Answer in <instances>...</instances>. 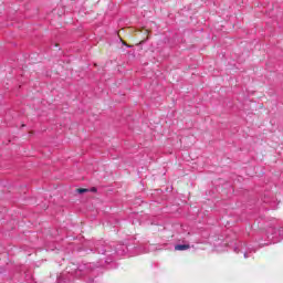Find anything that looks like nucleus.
Masks as SVG:
<instances>
[{
    "label": "nucleus",
    "mask_w": 283,
    "mask_h": 283,
    "mask_svg": "<svg viewBox=\"0 0 283 283\" xmlns=\"http://www.w3.org/2000/svg\"><path fill=\"white\" fill-rule=\"evenodd\" d=\"M191 245L189 243H179L175 245V251H189Z\"/></svg>",
    "instance_id": "obj_3"
},
{
    "label": "nucleus",
    "mask_w": 283,
    "mask_h": 283,
    "mask_svg": "<svg viewBox=\"0 0 283 283\" xmlns=\"http://www.w3.org/2000/svg\"><path fill=\"white\" fill-rule=\"evenodd\" d=\"M265 235L270 242L273 244H276V242H280L283 240V226L280 227H269L265 231Z\"/></svg>",
    "instance_id": "obj_2"
},
{
    "label": "nucleus",
    "mask_w": 283,
    "mask_h": 283,
    "mask_svg": "<svg viewBox=\"0 0 283 283\" xmlns=\"http://www.w3.org/2000/svg\"><path fill=\"white\" fill-rule=\"evenodd\" d=\"M91 191H92L93 193H96V188H95V187L91 188Z\"/></svg>",
    "instance_id": "obj_6"
},
{
    "label": "nucleus",
    "mask_w": 283,
    "mask_h": 283,
    "mask_svg": "<svg viewBox=\"0 0 283 283\" xmlns=\"http://www.w3.org/2000/svg\"><path fill=\"white\" fill-rule=\"evenodd\" d=\"M76 191H77V193H87V191H90V189L78 188Z\"/></svg>",
    "instance_id": "obj_5"
},
{
    "label": "nucleus",
    "mask_w": 283,
    "mask_h": 283,
    "mask_svg": "<svg viewBox=\"0 0 283 283\" xmlns=\"http://www.w3.org/2000/svg\"><path fill=\"white\" fill-rule=\"evenodd\" d=\"M264 202L265 205L270 206V209H277V202L274 199L269 200L268 198H265Z\"/></svg>",
    "instance_id": "obj_4"
},
{
    "label": "nucleus",
    "mask_w": 283,
    "mask_h": 283,
    "mask_svg": "<svg viewBox=\"0 0 283 283\" xmlns=\"http://www.w3.org/2000/svg\"><path fill=\"white\" fill-rule=\"evenodd\" d=\"M230 249L238 255L241 253L245 260L255 253L253 245H247V243L238 240L230 243Z\"/></svg>",
    "instance_id": "obj_1"
}]
</instances>
